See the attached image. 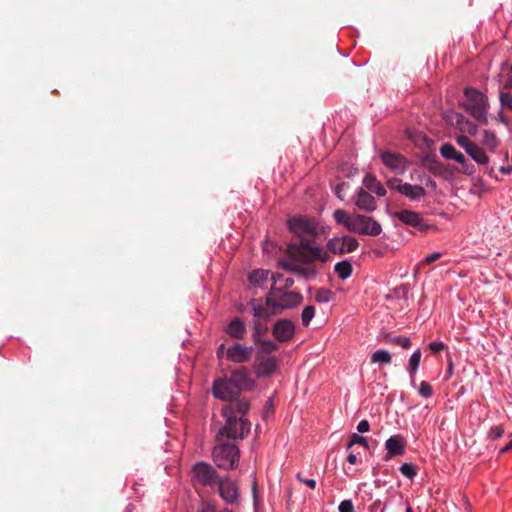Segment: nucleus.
Returning <instances> with one entry per match:
<instances>
[{"mask_svg": "<svg viewBox=\"0 0 512 512\" xmlns=\"http://www.w3.org/2000/svg\"><path fill=\"white\" fill-rule=\"evenodd\" d=\"M290 231L300 239L299 244H289L287 255L293 260L310 263L315 260L326 262L329 255L323 248L313 246L317 236V225L312 219L306 217H294L288 221Z\"/></svg>", "mask_w": 512, "mask_h": 512, "instance_id": "nucleus-1", "label": "nucleus"}, {"mask_svg": "<svg viewBox=\"0 0 512 512\" xmlns=\"http://www.w3.org/2000/svg\"><path fill=\"white\" fill-rule=\"evenodd\" d=\"M249 409L250 405L244 399L225 405L222 412L226 422L217 433V438L220 440H223V438L232 440L244 439L251 430V422L244 418Z\"/></svg>", "mask_w": 512, "mask_h": 512, "instance_id": "nucleus-2", "label": "nucleus"}, {"mask_svg": "<svg viewBox=\"0 0 512 512\" xmlns=\"http://www.w3.org/2000/svg\"><path fill=\"white\" fill-rule=\"evenodd\" d=\"M216 445L213 449V460L215 464L224 470L234 469L239 461L240 451L237 445L220 440L215 437Z\"/></svg>", "mask_w": 512, "mask_h": 512, "instance_id": "nucleus-3", "label": "nucleus"}, {"mask_svg": "<svg viewBox=\"0 0 512 512\" xmlns=\"http://www.w3.org/2000/svg\"><path fill=\"white\" fill-rule=\"evenodd\" d=\"M466 102L463 104L465 110L477 121L483 124L488 123L487 109L488 99L480 91L474 88H466L464 91Z\"/></svg>", "mask_w": 512, "mask_h": 512, "instance_id": "nucleus-4", "label": "nucleus"}, {"mask_svg": "<svg viewBox=\"0 0 512 512\" xmlns=\"http://www.w3.org/2000/svg\"><path fill=\"white\" fill-rule=\"evenodd\" d=\"M271 296L273 303L278 314H281L286 309L297 307L303 301V296L295 291H286L283 288L272 286L268 292Z\"/></svg>", "mask_w": 512, "mask_h": 512, "instance_id": "nucleus-5", "label": "nucleus"}, {"mask_svg": "<svg viewBox=\"0 0 512 512\" xmlns=\"http://www.w3.org/2000/svg\"><path fill=\"white\" fill-rule=\"evenodd\" d=\"M212 393L215 398L228 401L231 403H236L237 398L240 395L239 389L236 387L235 383L231 381L228 377L218 378L214 380Z\"/></svg>", "mask_w": 512, "mask_h": 512, "instance_id": "nucleus-6", "label": "nucleus"}, {"mask_svg": "<svg viewBox=\"0 0 512 512\" xmlns=\"http://www.w3.org/2000/svg\"><path fill=\"white\" fill-rule=\"evenodd\" d=\"M350 232L361 235L378 236L382 232L381 224L370 216L354 214Z\"/></svg>", "mask_w": 512, "mask_h": 512, "instance_id": "nucleus-7", "label": "nucleus"}, {"mask_svg": "<svg viewBox=\"0 0 512 512\" xmlns=\"http://www.w3.org/2000/svg\"><path fill=\"white\" fill-rule=\"evenodd\" d=\"M194 478L203 486L212 487L221 480L217 471L208 463L198 462L192 468Z\"/></svg>", "mask_w": 512, "mask_h": 512, "instance_id": "nucleus-8", "label": "nucleus"}, {"mask_svg": "<svg viewBox=\"0 0 512 512\" xmlns=\"http://www.w3.org/2000/svg\"><path fill=\"white\" fill-rule=\"evenodd\" d=\"M393 217L401 221L404 225L416 228L421 232L428 231L432 225L426 224L421 213L410 209H403L393 214Z\"/></svg>", "mask_w": 512, "mask_h": 512, "instance_id": "nucleus-9", "label": "nucleus"}, {"mask_svg": "<svg viewBox=\"0 0 512 512\" xmlns=\"http://www.w3.org/2000/svg\"><path fill=\"white\" fill-rule=\"evenodd\" d=\"M310 263H303L298 260H293L289 257V260L280 259L278 261L279 267L285 271L291 272L304 278H312L317 275V270Z\"/></svg>", "mask_w": 512, "mask_h": 512, "instance_id": "nucleus-10", "label": "nucleus"}, {"mask_svg": "<svg viewBox=\"0 0 512 512\" xmlns=\"http://www.w3.org/2000/svg\"><path fill=\"white\" fill-rule=\"evenodd\" d=\"M358 247V240L352 236L335 237L327 242V249L331 253L339 255L354 252Z\"/></svg>", "mask_w": 512, "mask_h": 512, "instance_id": "nucleus-11", "label": "nucleus"}, {"mask_svg": "<svg viewBox=\"0 0 512 512\" xmlns=\"http://www.w3.org/2000/svg\"><path fill=\"white\" fill-rule=\"evenodd\" d=\"M250 305L252 307L253 315L258 320L267 321L270 317L274 315H278L275 304L269 293L265 297V302H261L257 299H252L250 301Z\"/></svg>", "mask_w": 512, "mask_h": 512, "instance_id": "nucleus-12", "label": "nucleus"}, {"mask_svg": "<svg viewBox=\"0 0 512 512\" xmlns=\"http://www.w3.org/2000/svg\"><path fill=\"white\" fill-rule=\"evenodd\" d=\"M217 486L219 495L227 504H238L240 493L238 486L234 481L229 477L221 478Z\"/></svg>", "mask_w": 512, "mask_h": 512, "instance_id": "nucleus-13", "label": "nucleus"}, {"mask_svg": "<svg viewBox=\"0 0 512 512\" xmlns=\"http://www.w3.org/2000/svg\"><path fill=\"white\" fill-rule=\"evenodd\" d=\"M273 336L280 342H286L292 339L295 333V326L288 319L278 320L272 329Z\"/></svg>", "mask_w": 512, "mask_h": 512, "instance_id": "nucleus-14", "label": "nucleus"}, {"mask_svg": "<svg viewBox=\"0 0 512 512\" xmlns=\"http://www.w3.org/2000/svg\"><path fill=\"white\" fill-rule=\"evenodd\" d=\"M406 441L401 435H393L388 438L385 442V448L387 450L386 460L394 456H402L405 454Z\"/></svg>", "mask_w": 512, "mask_h": 512, "instance_id": "nucleus-15", "label": "nucleus"}, {"mask_svg": "<svg viewBox=\"0 0 512 512\" xmlns=\"http://www.w3.org/2000/svg\"><path fill=\"white\" fill-rule=\"evenodd\" d=\"M227 359L236 363L247 362L252 356V347L235 344L227 349Z\"/></svg>", "mask_w": 512, "mask_h": 512, "instance_id": "nucleus-16", "label": "nucleus"}, {"mask_svg": "<svg viewBox=\"0 0 512 512\" xmlns=\"http://www.w3.org/2000/svg\"><path fill=\"white\" fill-rule=\"evenodd\" d=\"M355 205L365 212H373L377 208L375 198L363 188H360L355 196Z\"/></svg>", "mask_w": 512, "mask_h": 512, "instance_id": "nucleus-17", "label": "nucleus"}, {"mask_svg": "<svg viewBox=\"0 0 512 512\" xmlns=\"http://www.w3.org/2000/svg\"><path fill=\"white\" fill-rule=\"evenodd\" d=\"M382 162L389 167L390 169L396 171V172H404L406 169V160L403 156L391 153V152H384L381 154Z\"/></svg>", "mask_w": 512, "mask_h": 512, "instance_id": "nucleus-18", "label": "nucleus"}, {"mask_svg": "<svg viewBox=\"0 0 512 512\" xmlns=\"http://www.w3.org/2000/svg\"><path fill=\"white\" fill-rule=\"evenodd\" d=\"M229 379L235 383L240 392L242 390H249L253 386V380L245 368L233 371Z\"/></svg>", "mask_w": 512, "mask_h": 512, "instance_id": "nucleus-19", "label": "nucleus"}, {"mask_svg": "<svg viewBox=\"0 0 512 512\" xmlns=\"http://www.w3.org/2000/svg\"><path fill=\"white\" fill-rule=\"evenodd\" d=\"M225 331L232 338L243 339L246 334V326L239 317H235L228 324Z\"/></svg>", "mask_w": 512, "mask_h": 512, "instance_id": "nucleus-20", "label": "nucleus"}, {"mask_svg": "<svg viewBox=\"0 0 512 512\" xmlns=\"http://www.w3.org/2000/svg\"><path fill=\"white\" fill-rule=\"evenodd\" d=\"M440 154L442 157L449 160H454L460 165L465 164V160L467 159L463 153L457 151L456 148L450 143H445L440 147Z\"/></svg>", "mask_w": 512, "mask_h": 512, "instance_id": "nucleus-21", "label": "nucleus"}, {"mask_svg": "<svg viewBox=\"0 0 512 512\" xmlns=\"http://www.w3.org/2000/svg\"><path fill=\"white\" fill-rule=\"evenodd\" d=\"M401 194L411 201H417L426 195V190L420 185L404 183V186H402Z\"/></svg>", "mask_w": 512, "mask_h": 512, "instance_id": "nucleus-22", "label": "nucleus"}, {"mask_svg": "<svg viewBox=\"0 0 512 512\" xmlns=\"http://www.w3.org/2000/svg\"><path fill=\"white\" fill-rule=\"evenodd\" d=\"M363 184L372 193H375L377 196H385L387 191L385 187L376 179V177L372 174H367L363 179Z\"/></svg>", "mask_w": 512, "mask_h": 512, "instance_id": "nucleus-23", "label": "nucleus"}, {"mask_svg": "<svg viewBox=\"0 0 512 512\" xmlns=\"http://www.w3.org/2000/svg\"><path fill=\"white\" fill-rule=\"evenodd\" d=\"M481 144L485 146L490 151H495L497 147L500 145V140L497 137L496 133L491 130H483Z\"/></svg>", "mask_w": 512, "mask_h": 512, "instance_id": "nucleus-24", "label": "nucleus"}, {"mask_svg": "<svg viewBox=\"0 0 512 512\" xmlns=\"http://www.w3.org/2000/svg\"><path fill=\"white\" fill-rule=\"evenodd\" d=\"M277 367V360L274 357H267L259 362L257 374L259 376H268L272 374Z\"/></svg>", "mask_w": 512, "mask_h": 512, "instance_id": "nucleus-25", "label": "nucleus"}, {"mask_svg": "<svg viewBox=\"0 0 512 512\" xmlns=\"http://www.w3.org/2000/svg\"><path fill=\"white\" fill-rule=\"evenodd\" d=\"M467 154L480 165H487L489 163V156L486 154L485 150L477 143Z\"/></svg>", "mask_w": 512, "mask_h": 512, "instance_id": "nucleus-26", "label": "nucleus"}, {"mask_svg": "<svg viewBox=\"0 0 512 512\" xmlns=\"http://www.w3.org/2000/svg\"><path fill=\"white\" fill-rule=\"evenodd\" d=\"M333 217L338 224L343 225L348 231L353 224L354 214H349L343 209H337L333 213Z\"/></svg>", "mask_w": 512, "mask_h": 512, "instance_id": "nucleus-27", "label": "nucleus"}, {"mask_svg": "<svg viewBox=\"0 0 512 512\" xmlns=\"http://www.w3.org/2000/svg\"><path fill=\"white\" fill-rule=\"evenodd\" d=\"M334 270L340 279L345 280L352 275L353 267L348 260H343L336 263Z\"/></svg>", "mask_w": 512, "mask_h": 512, "instance_id": "nucleus-28", "label": "nucleus"}, {"mask_svg": "<svg viewBox=\"0 0 512 512\" xmlns=\"http://www.w3.org/2000/svg\"><path fill=\"white\" fill-rule=\"evenodd\" d=\"M269 271L268 270H255L249 275V281L254 286L262 287L268 280Z\"/></svg>", "mask_w": 512, "mask_h": 512, "instance_id": "nucleus-29", "label": "nucleus"}, {"mask_svg": "<svg viewBox=\"0 0 512 512\" xmlns=\"http://www.w3.org/2000/svg\"><path fill=\"white\" fill-rule=\"evenodd\" d=\"M384 340L386 343L392 344V345H398L401 346L404 349H408L411 346V340L408 337L405 336H391L390 334H386L384 337Z\"/></svg>", "mask_w": 512, "mask_h": 512, "instance_id": "nucleus-30", "label": "nucleus"}, {"mask_svg": "<svg viewBox=\"0 0 512 512\" xmlns=\"http://www.w3.org/2000/svg\"><path fill=\"white\" fill-rule=\"evenodd\" d=\"M421 360V351L420 349H417L410 357L409 359V373L412 378V382H414V375L419 367Z\"/></svg>", "mask_w": 512, "mask_h": 512, "instance_id": "nucleus-31", "label": "nucleus"}, {"mask_svg": "<svg viewBox=\"0 0 512 512\" xmlns=\"http://www.w3.org/2000/svg\"><path fill=\"white\" fill-rule=\"evenodd\" d=\"M391 361L392 357L390 353L386 350H377L371 356L372 363L390 364Z\"/></svg>", "mask_w": 512, "mask_h": 512, "instance_id": "nucleus-32", "label": "nucleus"}, {"mask_svg": "<svg viewBox=\"0 0 512 512\" xmlns=\"http://www.w3.org/2000/svg\"><path fill=\"white\" fill-rule=\"evenodd\" d=\"M253 339L255 343L260 342V337L265 335L268 331V327L266 324L261 323V320H256L253 325Z\"/></svg>", "mask_w": 512, "mask_h": 512, "instance_id": "nucleus-33", "label": "nucleus"}, {"mask_svg": "<svg viewBox=\"0 0 512 512\" xmlns=\"http://www.w3.org/2000/svg\"><path fill=\"white\" fill-rule=\"evenodd\" d=\"M356 444L362 445L366 449L369 448L368 441H367L366 437L361 436L357 433H353L350 437V441L347 444V447H346L347 450H350Z\"/></svg>", "mask_w": 512, "mask_h": 512, "instance_id": "nucleus-34", "label": "nucleus"}, {"mask_svg": "<svg viewBox=\"0 0 512 512\" xmlns=\"http://www.w3.org/2000/svg\"><path fill=\"white\" fill-rule=\"evenodd\" d=\"M333 292L329 289H318L315 294V300L319 303H328L331 301Z\"/></svg>", "mask_w": 512, "mask_h": 512, "instance_id": "nucleus-35", "label": "nucleus"}, {"mask_svg": "<svg viewBox=\"0 0 512 512\" xmlns=\"http://www.w3.org/2000/svg\"><path fill=\"white\" fill-rule=\"evenodd\" d=\"M455 140L456 143L466 151V153H468L471 150V148H473L474 145L476 144L474 141H472L469 137L465 135H459L455 138Z\"/></svg>", "mask_w": 512, "mask_h": 512, "instance_id": "nucleus-36", "label": "nucleus"}, {"mask_svg": "<svg viewBox=\"0 0 512 512\" xmlns=\"http://www.w3.org/2000/svg\"><path fill=\"white\" fill-rule=\"evenodd\" d=\"M314 314H315L314 306H312V305L306 306L303 309L302 315H301L302 324L304 326H307L310 323V321L312 320V318L314 317Z\"/></svg>", "mask_w": 512, "mask_h": 512, "instance_id": "nucleus-37", "label": "nucleus"}, {"mask_svg": "<svg viewBox=\"0 0 512 512\" xmlns=\"http://www.w3.org/2000/svg\"><path fill=\"white\" fill-rule=\"evenodd\" d=\"M418 393L424 398H430L433 393V387L427 381H421L418 389Z\"/></svg>", "mask_w": 512, "mask_h": 512, "instance_id": "nucleus-38", "label": "nucleus"}, {"mask_svg": "<svg viewBox=\"0 0 512 512\" xmlns=\"http://www.w3.org/2000/svg\"><path fill=\"white\" fill-rule=\"evenodd\" d=\"M399 470L403 476L409 479H412L416 475V466L412 463H404Z\"/></svg>", "mask_w": 512, "mask_h": 512, "instance_id": "nucleus-39", "label": "nucleus"}, {"mask_svg": "<svg viewBox=\"0 0 512 512\" xmlns=\"http://www.w3.org/2000/svg\"><path fill=\"white\" fill-rule=\"evenodd\" d=\"M256 344L260 345L261 350L265 353H271L278 349V345L271 340H260V342Z\"/></svg>", "mask_w": 512, "mask_h": 512, "instance_id": "nucleus-40", "label": "nucleus"}, {"mask_svg": "<svg viewBox=\"0 0 512 512\" xmlns=\"http://www.w3.org/2000/svg\"><path fill=\"white\" fill-rule=\"evenodd\" d=\"M386 185L390 190H395L401 194L402 186H404V183L401 179L394 177L388 179Z\"/></svg>", "mask_w": 512, "mask_h": 512, "instance_id": "nucleus-41", "label": "nucleus"}, {"mask_svg": "<svg viewBox=\"0 0 512 512\" xmlns=\"http://www.w3.org/2000/svg\"><path fill=\"white\" fill-rule=\"evenodd\" d=\"M501 105L512 111V94L501 92L499 96Z\"/></svg>", "mask_w": 512, "mask_h": 512, "instance_id": "nucleus-42", "label": "nucleus"}, {"mask_svg": "<svg viewBox=\"0 0 512 512\" xmlns=\"http://www.w3.org/2000/svg\"><path fill=\"white\" fill-rule=\"evenodd\" d=\"M339 512H354V506L351 500H343L338 507Z\"/></svg>", "mask_w": 512, "mask_h": 512, "instance_id": "nucleus-43", "label": "nucleus"}, {"mask_svg": "<svg viewBox=\"0 0 512 512\" xmlns=\"http://www.w3.org/2000/svg\"><path fill=\"white\" fill-rule=\"evenodd\" d=\"M504 429L502 426H495L490 429L489 436L494 439H499L503 436Z\"/></svg>", "mask_w": 512, "mask_h": 512, "instance_id": "nucleus-44", "label": "nucleus"}, {"mask_svg": "<svg viewBox=\"0 0 512 512\" xmlns=\"http://www.w3.org/2000/svg\"><path fill=\"white\" fill-rule=\"evenodd\" d=\"M296 478H297V480L299 482L307 485L309 488H311V489H315L316 488V481L314 479L304 478L301 473H298L296 475Z\"/></svg>", "mask_w": 512, "mask_h": 512, "instance_id": "nucleus-45", "label": "nucleus"}, {"mask_svg": "<svg viewBox=\"0 0 512 512\" xmlns=\"http://www.w3.org/2000/svg\"><path fill=\"white\" fill-rule=\"evenodd\" d=\"M459 171L466 175H471L474 173L475 167L473 164L469 163V161L466 159L465 164H461V169Z\"/></svg>", "mask_w": 512, "mask_h": 512, "instance_id": "nucleus-46", "label": "nucleus"}, {"mask_svg": "<svg viewBox=\"0 0 512 512\" xmlns=\"http://www.w3.org/2000/svg\"><path fill=\"white\" fill-rule=\"evenodd\" d=\"M463 130L470 135H476L478 127L474 122L467 120L465 123V128H463Z\"/></svg>", "mask_w": 512, "mask_h": 512, "instance_id": "nucleus-47", "label": "nucleus"}, {"mask_svg": "<svg viewBox=\"0 0 512 512\" xmlns=\"http://www.w3.org/2000/svg\"><path fill=\"white\" fill-rule=\"evenodd\" d=\"M446 345L443 342L434 341L429 344V349L433 353H439L444 350Z\"/></svg>", "mask_w": 512, "mask_h": 512, "instance_id": "nucleus-48", "label": "nucleus"}, {"mask_svg": "<svg viewBox=\"0 0 512 512\" xmlns=\"http://www.w3.org/2000/svg\"><path fill=\"white\" fill-rule=\"evenodd\" d=\"M442 254L440 252H435L430 255H428L422 262V264L430 265L440 259Z\"/></svg>", "mask_w": 512, "mask_h": 512, "instance_id": "nucleus-49", "label": "nucleus"}, {"mask_svg": "<svg viewBox=\"0 0 512 512\" xmlns=\"http://www.w3.org/2000/svg\"><path fill=\"white\" fill-rule=\"evenodd\" d=\"M369 428H370V424L367 420H362L359 422L358 426H357V430L358 432L360 433H365L367 431H369Z\"/></svg>", "mask_w": 512, "mask_h": 512, "instance_id": "nucleus-50", "label": "nucleus"}, {"mask_svg": "<svg viewBox=\"0 0 512 512\" xmlns=\"http://www.w3.org/2000/svg\"><path fill=\"white\" fill-rule=\"evenodd\" d=\"M347 461H348V463H350L352 465H355V464L358 463V457H357V455L354 452H351L347 456Z\"/></svg>", "mask_w": 512, "mask_h": 512, "instance_id": "nucleus-51", "label": "nucleus"}, {"mask_svg": "<svg viewBox=\"0 0 512 512\" xmlns=\"http://www.w3.org/2000/svg\"><path fill=\"white\" fill-rule=\"evenodd\" d=\"M294 285V280L292 278L284 279L283 289L287 291V289L291 288Z\"/></svg>", "mask_w": 512, "mask_h": 512, "instance_id": "nucleus-52", "label": "nucleus"}, {"mask_svg": "<svg viewBox=\"0 0 512 512\" xmlns=\"http://www.w3.org/2000/svg\"><path fill=\"white\" fill-rule=\"evenodd\" d=\"M344 186H345V184H344V183L339 184V185H337L336 190H335L336 196H337L338 198H340V199H342V195H341V193H342V189H343V187H344Z\"/></svg>", "mask_w": 512, "mask_h": 512, "instance_id": "nucleus-53", "label": "nucleus"}, {"mask_svg": "<svg viewBox=\"0 0 512 512\" xmlns=\"http://www.w3.org/2000/svg\"><path fill=\"white\" fill-rule=\"evenodd\" d=\"M272 280H273V286H276V283L278 281L283 280V275L282 274H273Z\"/></svg>", "mask_w": 512, "mask_h": 512, "instance_id": "nucleus-54", "label": "nucleus"}, {"mask_svg": "<svg viewBox=\"0 0 512 512\" xmlns=\"http://www.w3.org/2000/svg\"><path fill=\"white\" fill-rule=\"evenodd\" d=\"M224 350H225V345L224 344H221L218 349H217V356L219 358H221L224 354Z\"/></svg>", "mask_w": 512, "mask_h": 512, "instance_id": "nucleus-55", "label": "nucleus"}, {"mask_svg": "<svg viewBox=\"0 0 512 512\" xmlns=\"http://www.w3.org/2000/svg\"><path fill=\"white\" fill-rule=\"evenodd\" d=\"M500 171H501L503 174H510V173H511V171H512V167H510V166H507V167H505V166H501V167H500Z\"/></svg>", "mask_w": 512, "mask_h": 512, "instance_id": "nucleus-56", "label": "nucleus"}, {"mask_svg": "<svg viewBox=\"0 0 512 512\" xmlns=\"http://www.w3.org/2000/svg\"><path fill=\"white\" fill-rule=\"evenodd\" d=\"M512 450V440L505 446L501 449V453H504V452H508Z\"/></svg>", "mask_w": 512, "mask_h": 512, "instance_id": "nucleus-57", "label": "nucleus"}, {"mask_svg": "<svg viewBox=\"0 0 512 512\" xmlns=\"http://www.w3.org/2000/svg\"><path fill=\"white\" fill-rule=\"evenodd\" d=\"M219 512H233V511L228 508H224V509L220 510Z\"/></svg>", "mask_w": 512, "mask_h": 512, "instance_id": "nucleus-58", "label": "nucleus"}, {"mask_svg": "<svg viewBox=\"0 0 512 512\" xmlns=\"http://www.w3.org/2000/svg\"><path fill=\"white\" fill-rule=\"evenodd\" d=\"M405 512H413L412 508L410 506H408L405 510Z\"/></svg>", "mask_w": 512, "mask_h": 512, "instance_id": "nucleus-59", "label": "nucleus"}]
</instances>
